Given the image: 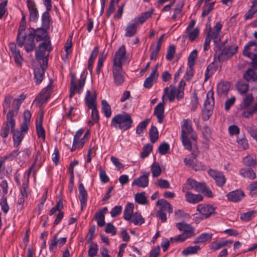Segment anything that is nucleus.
Listing matches in <instances>:
<instances>
[{
    "label": "nucleus",
    "mask_w": 257,
    "mask_h": 257,
    "mask_svg": "<svg viewBox=\"0 0 257 257\" xmlns=\"http://www.w3.org/2000/svg\"><path fill=\"white\" fill-rule=\"evenodd\" d=\"M181 124V139L184 148L188 150H191L192 144L190 141L191 139L196 141L197 135L193 130L191 120L189 119H183Z\"/></svg>",
    "instance_id": "f257e3e1"
},
{
    "label": "nucleus",
    "mask_w": 257,
    "mask_h": 257,
    "mask_svg": "<svg viewBox=\"0 0 257 257\" xmlns=\"http://www.w3.org/2000/svg\"><path fill=\"white\" fill-rule=\"evenodd\" d=\"M79 199L80 201L81 208H83L86 205L88 195L86 189L82 183H80L78 187Z\"/></svg>",
    "instance_id": "393cba45"
},
{
    "label": "nucleus",
    "mask_w": 257,
    "mask_h": 257,
    "mask_svg": "<svg viewBox=\"0 0 257 257\" xmlns=\"http://www.w3.org/2000/svg\"><path fill=\"white\" fill-rule=\"evenodd\" d=\"M176 225L177 229L179 231H182V234H184L188 238L195 235L194 228L189 224L185 222H179L176 223Z\"/></svg>",
    "instance_id": "4468645a"
},
{
    "label": "nucleus",
    "mask_w": 257,
    "mask_h": 257,
    "mask_svg": "<svg viewBox=\"0 0 257 257\" xmlns=\"http://www.w3.org/2000/svg\"><path fill=\"white\" fill-rule=\"evenodd\" d=\"M137 23L131 22L128 23L125 31V36L126 37H131L135 36L137 33Z\"/></svg>",
    "instance_id": "c756f323"
},
{
    "label": "nucleus",
    "mask_w": 257,
    "mask_h": 257,
    "mask_svg": "<svg viewBox=\"0 0 257 257\" xmlns=\"http://www.w3.org/2000/svg\"><path fill=\"white\" fill-rule=\"evenodd\" d=\"M45 71L44 67H39L35 68L34 70V78L37 85L40 84L43 81L44 78Z\"/></svg>",
    "instance_id": "cd10ccee"
},
{
    "label": "nucleus",
    "mask_w": 257,
    "mask_h": 257,
    "mask_svg": "<svg viewBox=\"0 0 257 257\" xmlns=\"http://www.w3.org/2000/svg\"><path fill=\"white\" fill-rule=\"evenodd\" d=\"M153 149L152 145L147 144L143 147V152L141 153V157L143 159L148 157Z\"/></svg>",
    "instance_id": "052dcab7"
},
{
    "label": "nucleus",
    "mask_w": 257,
    "mask_h": 257,
    "mask_svg": "<svg viewBox=\"0 0 257 257\" xmlns=\"http://www.w3.org/2000/svg\"><path fill=\"white\" fill-rule=\"evenodd\" d=\"M232 243V241L231 240L213 241L209 245V248L210 249L215 251Z\"/></svg>",
    "instance_id": "72a5a7b5"
},
{
    "label": "nucleus",
    "mask_w": 257,
    "mask_h": 257,
    "mask_svg": "<svg viewBox=\"0 0 257 257\" xmlns=\"http://www.w3.org/2000/svg\"><path fill=\"white\" fill-rule=\"evenodd\" d=\"M135 200L140 204H146L147 203V197L145 192L137 193L135 195Z\"/></svg>",
    "instance_id": "5fc2aeb1"
},
{
    "label": "nucleus",
    "mask_w": 257,
    "mask_h": 257,
    "mask_svg": "<svg viewBox=\"0 0 257 257\" xmlns=\"http://www.w3.org/2000/svg\"><path fill=\"white\" fill-rule=\"evenodd\" d=\"M191 109L192 111H195L199 105L198 98L197 93L194 91L191 97Z\"/></svg>",
    "instance_id": "8fccbe9b"
},
{
    "label": "nucleus",
    "mask_w": 257,
    "mask_h": 257,
    "mask_svg": "<svg viewBox=\"0 0 257 257\" xmlns=\"http://www.w3.org/2000/svg\"><path fill=\"white\" fill-rule=\"evenodd\" d=\"M107 211V207H104L96 213L95 219L97 221V224L99 226L102 227L104 225V214Z\"/></svg>",
    "instance_id": "7c9ffc66"
},
{
    "label": "nucleus",
    "mask_w": 257,
    "mask_h": 257,
    "mask_svg": "<svg viewBox=\"0 0 257 257\" xmlns=\"http://www.w3.org/2000/svg\"><path fill=\"white\" fill-rule=\"evenodd\" d=\"M237 47L235 46H231L227 48H225L221 51L220 50L216 51L214 56L217 57L219 61H224L232 56L237 52Z\"/></svg>",
    "instance_id": "1a4fd4ad"
},
{
    "label": "nucleus",
    "mask_w": 257,
    "mask_h": 257,
    "mask_svg": "<svg viewBox=\"0 0 257 257\" xmlns=\"http://www.w3.org/2000/svg\"><path fill=\"white\" fill-rule=\"evenodd\" d=\"M130 221L137 225L144 223L145 219L140 213L136 212L132 216Z\"/></svg>",
    "instance_id": "a18cd8bd"
},
{
    "label": "nucleus",
    "mask_w": 257,
    "mask_h": 257,
    "mask_svg": "<svg viewBox=\"0 0 257 257\" xmlns=\"http://www.w3.org/2000/svg\"><path fill=\"white\" fill-rule=\"evenodd\" d=\"M222 28V25L220 22L216 23L213 28H211L210 25H206L205 33L213 40L215 45L218 44L221 41L220 32Z\"/></svg>",
    "instance_id": "423d86ee"
},
{
    "label": "nucleus",
    "mask_w": 257,
    "mask_h": 257,
    "mask_svg": "<svg viewBox=\"0 0 257 257\" xmlns=\"http://www.w3.org/2000/svg\"><path fill=\"white\" fill-rule=\"evenodd\" d=\"M159 73L157 67L154 68L150 76L147 78L144 83V86L146 88H150L153 84L156 82Z\"/></svg>",
    "instance_id": "412c9836"
},
{
    "label": "nucleus",
    "mask_w": 257,
    "mask_h": 257,
    "mask_svg": "<svg viewBox=\"0 0 257 257\" xmlns=\"http://www.w3.org/2000/svg\"><path fill=\"white\" fill-rule=\"evenodd\" d=\"M134 205L133 203H128L124 210L123 218L127 221H130L132 216L134 214Z\"/></svg>",
    "instance_id": "c9c22d12"
},
{
    "label": "nucleus",
    "mask_w": 257,
    "mask_h": 257,
    "mask_svg": "<svg viewBox=\"0 0 257 257\" xmlns=\"http://www.w3.org/2000/svg\"><path fill=\"white\" fill-rule=\"evenodd\" d=\"M237 142L238 143V147L241 149L243 150H246L248 147V144L247 143V141L246 139L242 138L239 139L238 138H237Z\"/></svg>",
    "instance_id": "774afa93"
},
{
    "label": "nucleus",
    "mask_w": 257,
    "mask_h": 257,
    "mask_svg": "<svg viewBox=\"0 0 257 257\" xmlns=\"http://www.w3.org/2000/svg\"><path fill=\"white\" fill-rule=\"evenodd\" d=\"M214 103L213 92V91L210 90L207 94L206 100L204 102V109L212 110L213 107Z\"/></svg>",
    "instance_id": "f704fd0d"
},
{
    "label": "nucleus",
    "mask_w": 257,
    "mask_h": 257,
    "mask_svg": "<svg viewBox=\"0 0 257 257\" xmlns=\"http://www.w3.org/2000/svg\"><path fill=\"white\" fill-rule=\"evenodd\" d=\"M102 109L105 116L109 118L111 115V109L110 106L105 100L101 101Z\"/></svg>",
    "instance_id": "37998d69"
},
{
    "label": "nucleus",
    "mask_w": 257,
    "mask_h": 257,
    "mask_svg": "<svg viewBox=\"0 0 257 257\" xmlns=\"http://www.w3.org/2000/svg\"><path fill=\"white\" fill-rule=\"evenodd\" d=\"M12 133L13 134V140L14 142V147L17 148L21 144L25 135L24 134V133L17 130L16 131H14Z\"/></svg>",
    "instance_id": "473e14b6"
},
{
    "label": "nucleus",
    "mask_w": 257,
    "mask_h": 257,
    "mask_svg": "<svg viewBox=\"0 0 257 257\" xmlns=\"http://www.w3.org/2000/svg\"><path fill=\"white\" fill-rule=\"evenodd\" d=\"M154 10L153 9L146 12L145 13H142L140 15L138 16L135 19V21L136 22H138L140 24H143L146 21H147L149 18H151Z\"/></svg>",
    "instance_id": "e433bc0d"
},
{
    "label": "nucleus",
    "mask_w": 257,
    "mask_h": 257,
    "mask_svg": "<svg viewBox=\"0 0 257 257\" xmlns=\"http://www.w3.org/2000/svg\"><path fill=\"white\" fill-rule=\"evenodd\" d=\"M35 31L30 30L29 33L22 36H17V44L18 46L22 47L24 46L25 50L27 53L32 52L36 47L34 41L35 37Z\"/></svg>",
    "instance_id": "20e7f679"
},
{
    "label": "nucleus",
    "mask_w": 257,
    "mask_h": 257,
    "mask_svg": "<svg viewBox=\"0 0 257 257\" xmlns=\"http://www.w3.org/2000/svg\"><path fill=\"white\" fill-rule=\"evenodd\" d=\"M237 88L238 91L242 94H245L248 89V85L243 82H239L237 84Z\"/></svg>",
    "instance_id": "bf43d9fd"
},
{
    "label": "nucleus",
    "mask_w": 257,
    "mask_h": 257,
    "mask_svg": "<svg viewBox=\"0 0 257 257\" xmlns=\"http://www.w3.org/2000/svg\"><path fill=\"white\" fill-rule=\"evenodd\" d=\"M208 173L209 175L214 179L218 186H222L224 185L226 179L222 172L216 170L209 169Z\"/></svg>",
    "instance_id": "a211bd4d"
},
{
    "label": "nucleus",
    "mask_w": 257,
    "mask_h": 257,
    "mask_svg": "<svg viewBox=\"0 0 257 257\" xmlns=\"http://www.w3.org/2000/svg\"><path fill=\"white\" fill-rule=\"evenodd\" d=\"M133 120L130 114L123 112L115 115L111 119L110 125L115 130L125 131L133 126Z\"/></svg>",
    "instance_id": "7ed1b4c3"
},
{
    "label": "nucleus",
    "mask_w": 257,
    "mask_h": 257,
    "mask_svg": "<svg viewBox=\"0 0 257 257\" xmlns=\"http://www.w3.org/2000/svg\"><path fill=\"white\" fill-rule=\"evenodd\" d=\"M14 100H13V96L10 95H8L5 97L3 103L4 111L10 108L11 103L13 102Z\"/></svg>",
    "instance_id": "e2e57ef3"
},
{
    "label": "nucleus",
    "mask_w": 257,
    "mask_h": 257,
    "mask_svg": "<svg viewBox=\"0 0 257 257\" xmlns=\"http://www.w3.org/2000/svg\"><path fill=\"white\" fill-rule=\"evenodd\" d=\"M27 5L30 13V20L36 22L39 18V14L35 3L32 0H27Z\"/></svg>",
    "instance_id": "6ab92c4d"
},
{
    "label": "nucleus",
    "mask_w": 257,
    "mask_h": 257,
    "mask_svg": "<svg viewBox=\"0 0 257 257\" xmlns=\"http://www.w3.org/2000/svg\"><path fill=\"white\" fill-rule=\"evenodd\" d=\"M242 110V115L243 117L245 118H248L249 116H251L257 110V104H255L252 108H245L241 109Z\"/></svg>",
    "instance_id": "09e8293b"
},
{
    "label": "nucleus",
    "mask_w": 257,
    "mask_h": 257,
    "mask_svg": "<svg viewBox=\"0 0 257 257\" xmlns=\"http://www.w3.org/2000/svg\"><path fill=\"white\" fill-rule=\"evenodd\" d=\"M239 174L242 177L250 180H253L256 178L255 172L251 169H241L239 171Z\"/></svg>",
    "instance_id": "58836bf2"
},
{
    "label": "nucleus",
    "mask_w": 257,
    "mask_h": 257,
    "mask_svg": "<svg viewBox=\"0 0 257 257\" xmlns=\"http://www.w3.org/2000/svg\"><path fill=\"white\" fill-rule=\"evenodd\" d=\"M52 90V82L43 89L37 97V100L43 104L45 103L50 97Z\"/></svg>",
    "instance_id": "aec40b11"
},
{
    "label": "nucleus",
    "mask_w": 257,
    "mask_h": 257,
    "mask_svg": "<svg viewBox=\"0 0 257 257\" xmlns=\"http://www.w3.org/2000/svg\"><path fill=\"white\" fill-rule=\"evenodd\" d=\"M150 138L151 142L153 143H155L159 138L158 130L155 126H152L150 128Z\"/></svg>",
    "instance_id": "3c124183"
},
{
    "label": "nucleus",
    "mask_w": 257,
    "mask_h": 257,
    "mask_svg": "<svg viewBox=\"0 0 257 257\" xmlns=\"http://www.w3.org/2000/svg\"><path fill=\"white\" fill-rule=\"evenodd\" d=\"M154 115L157 117L158 122L162 123L164 118V105L163 103H158L155 107Z\"/></svg>",
    "instance_id": "a878e982"
},
{
    "label": "nucleus",
    "mask_w": 257,
    "mask_h": 257,
    "mask_svg": "<svg viewBox=\"0 0 257 257\" xmlns=\"http://www.w3.org/2000/svg\"><path fill=\"white\" fill-rule=\"evenodd\" d=\"M185 85V82L183 80H181L179 82L178 86L177 93L176 92V88L174 86H170V91L169 87H166L164 90V95L162 97L163 101H164L165 96H167L170 102H173L176 97L178 100L181 99L184 97V90Z\"/></svg>",
    "instance_id": "39448f33"
},
{
    "label": "nucleus",
    "mask_w": 257,
    "mask_h": 257,
    "mask_svg": "<svg viewBox=\"0 0 257 257\" xmlns=\"http://www.w3.org/2000/svg\"><path fill=\"white\" fill-rule=\"evenodd\" d=\"M253 100V98L251 94L247 95L243 99L242 104L241 105V108H247L252 103Z\"/></svg>",
    "instance_id": "603ef678"
},
{
    "label": "nucleus",
    "mask_w": 257,
    "mask_h": 257,
    "mask_svg": "<svg viewBox=\"0 0 257 257\" xmlns=\"http://www.w3.org/2000/svg\"><path fill=\"white\" fill-rule=\"evenodd\" d=\"M200 35V29L195 28L194 29L185 30L183 37L188 39L190 42H193L198 38Z\"/></svg>",
    "instance_id": "4be33fe9"
},
{
    "label": "nucleus",
    "mask_w": 257,
    "mask_h": 257,
    "mask_svg": "<svg viewBox=\"0 0 257 257\" xmlns=\"http://www.w3.org/2000/svg\"><path fill=\"white\" fill-rule=\"evenodd\" d=\"M98 250V245L96 243L91 242L88 254L89 257H93L97 253Z\"/></svg>",
    "instance_id": "4d7b16f0"
},
{
    "label": "nucleus",
    "mask_w": 257,
    "mask_h": 257,
    "mask_svg": "<svg viewBox=\"0 0 257 257\" xmlns=\"http://www.w3.org/2000/svg\"><path fill=\"white\" fill-rule=\"evenodd\" d=\"M150 119L147 118L143 121L141 122L136 128V133L140 136H142L144 130L146 129L147 126L149 123Z\"/></svg>",
    "instance_id": "79ce46f5"
},
{
    "label": "nucleus",
    "mask_w": 257,
    "mask_h": 257,
    "mask_svg": "<svg viewBox=\"0 0 257 257\" xmlns=\"http://www.w3.org/2000/svg\"><path fill=\"white\" fill-rule=\"evenodd\" d=\"M112 74L115 84L117 86L122 85L124 81V73L122 67L112 66Z\"/></svg>",
    "instance_id": "ddd939ff"
},
{
    "label": "nucleus",
    "mask_w": 257,
    "mask_h": 257,
    "mask_svg": "<svg viewBox=\"0 0 257 257\" xmlns=\"http://www.w3.org/2000/svg\"><path fill=\"white\" fill-rule=\"evenodd\" d=\"M230 87V83L228 82H221L218 84L217 91L220 95H225Z\"/></svg>",
    "instance_id": "2f4dec72"
},
{
    "label": "nucleus",
    "mask_w": 257,
    "mask_h": 257,
    "mask_svg": "<svg viewBox=\"0 0 257 257\" xmlns=\"http://www.w3.org/2000/svg\"><path fill=\"white\" fill-rule=\"evenodd\" d=\"M99 48L98 47L96 46L91 53L90 56L88 60V65H93L95 59L98 54Z\"/></svg>",
    "instance_id": "0e129e2a"
},
{
    "label": "nucleus",
    "mask_w": 257,
    "mask_h": 257,
    "mask_svg": "<svg viewBox=\"0 0 257 257\" xmlns=\"http://www.w3.org/2000/svg\"><path fill=\"white\" fill-rule=\"evenodd\" d=\"M85 79L86 76L81 75L80 79L78 80V82L76 83L75 81L74 77H73L71 78L69 95V97L70 98L72 97L74 95L76 90L79 94L82 92L85 83Z\"/></svg>",
    "instance_id": "9d476101"
},
{
    "label": "nucleus",
    "mask_w": 257,
    "mask_h": 257,
    "mask_svg": "<svg viewBox=\"0 0 257 257\" xmlns=\"http://www.w3.org/2000/svg\"><path fill=\"white\" fill-rule=\"evenodd\" d=\"M169 145L166 143H164L160 145L158 150L160 154L163 155L167 154L169 152Z\"/></svg>",
    "instance_id": "69168bd1"
},
{
    "label": "nucleus",
    "mask_w": 257,
    "mask_h": 257,
    "mask_svg": "<svg viewBox=\"0 0 257 257\" xmlns=\"http://www.w3.org/2000/svg\"><path fill=\"white\" fill-rule=\"evenodd\" d=\"M188 188V190H194L196 192H200L205 189V184L196 181L194 179H188L187 182L183 186V187Z\"/></svg>",
    "instance_id": "2eb2a0df"
},
{
    "label": "nucleus",
    "mask_w": 257,
    "mask_h": 257,
    "mask_svg": "<svg viewBox=\"0 0 257 257\" xmlns=\"http://www.w3.org/2000/svg\"><path fill=\"white\" fill-rule=\"evenodd\" d=\"M125 54V47L124 45H122L115 54L113 60V66L122 67V63L126 60Z\"/></svg>",
    "instance_id": "9b49d317"
},
{
    "label": "nucleus",
    "mask_w": 257,
    "mask_h": 257,
    "mask_svg": "<svg viewBox=\"0 0 257 257\" xmlns=\"http://www.w3.org/2000/svg\"><path fill=\"white\" fill-rule=\"evenodd\" d=\"M157 205L160 206L159 210H161L164 212H168L169 213H171L173 212V208L172 205L169 202L163 199L158 200L156 203Z\"/></svg>",
    "instance_id": "c85d7f7f"
},
{
    "label": "nucleus",
    "mask_w": 257,
    "mask_h": 257,
    "mask_svg": "<svg viewBox=\"0 0 257 257\" xmlns=\"http://www.w3.org/2000/svg\"><path fill=\"white\" fill-rule=\"evenodd\" d=\"M243 54L244 56L252 60L254 66L257 67V43L250 41L244 47Z\"/></svg>",
    "instance_id": "6e6552de"
},
{
    "label": "nucleus",
    "mask_w": 257,
    "mask_h": 257,
    "mask_svg": "<svg viewBox=\"0 0 257 257\" xmlns=\"http://www.w3.org/2000/svg\"><path fill=\"white\" fill-rule=\"evenodd\" d=\"M96 97L95 91H94L93 94L91 95L89 90L87 91L85 100L86 105L89 108L96 107Z\"/></svg>",
    "instance_id": "bb28decb"
},
{
    "label": "nucleus",
    "mask_w": 257,
    "mask_h": 257,
    "mask_svg": "<svg viewBox=\"0 0 257 257\" xmlns=\"http://www.w3.org/2000/svg\"><path fill=\"white\" fill-rule=\"evenodd\" d=\"M52 47L50 41H45L42 43L39 46L38 49L36 50V58L38 60L42 59L44 57L46 56V52L49 55V52L51 51Z\"/></svg>",
    "instance_id": "f8f14e48"
},
{
    "label": "nucleus",
    "mask_w": 257,
    "mask_h": 257,
    "mask_svg": "<svg viewBox=\"0 0 257 257\" xmlns=\"http://www.w3.org/2000/svg\"><path fill=\"white\" fill-rule=\"evenodd\" d=\"M26 95L21 94L18 98L14 99L13 102V108L10 110L7 115L6 121L3 124L4 125L8 127L13 133L14 131L16 122L14 117H16L18 113L20 107L26 98Z\"/></svg>",
    "instance_id": "f03ea898"
},
{
    "label": "nucleus",
    "mask_w": 257,
    "mask_h": 257,
    "mask_svg": "<svg viewBox=\"0 0 257 257\" xmlns=\"http://www.w3.org/2000/svg\"><path fill=\"white\" fill-rule=\"evenodd\" d=\"M119 0H110L108 8L106 11V16L109 18L114 11L115 5L117 4Z\"/></svg>",
    "instance_id": "680f3d73"
},
{
    "label": "nucleus",
    "mask_w": 257,
    "mask_h": 257,
    "mask_svg": "<svg viewBox=\"0 0 257 257\" xmlns=\"http://www.w3.org/2000/svg\"><path fill=\"white\" fill-rule=\"evenodd\" d=\"M244 78L248 81H254L257 80V74L253 69H250L244 73Z\"/></svg>",
    "instance_id": "de8ad7c7"
},
{
    "label": "nucleus",
    "mask_w": 257,
    "mask_h": 257,
    "mask_svg": "<svg viewBox=\"0 0 257 257\" xmlns=\"http://www.w3.org/2000/svg\"><path fill=\"white\" fill-rule=\"evenodd\" d=\"M0 205L1 206L2 210L5 213H7L9 210V206L8 205L7 200L6 197H3L1 199Z\"/></svg>",
    "instance_id": "338daca9"
},
{
    "label": "nucleus",
    "mask_w": 257,
    "mask_h": 257,
    "mask_svg": "<svg viewBox=\"0 0 257 257\" xmlns=\"http://www.w3.org/2000/svg\"><path fill=\"white\" fill-rule=\"evenodd\" d=\"M215 207L212 205L206 204H200L197 206V211L201 214L199 217L196 216L195 221L198 223L200 220L206 219L215 213Z\"/></svg>",
    "instance_id": "0eeeda50"
},
{
    "label": "nucleus",
    "mask_w": 257,
    "mask_h": 257,
    "mask_svg": "<svg viewBox=\"0 0 257 257\" xmlns=\"http://www.w3.org/2000/svg\"><path fill=\"white\" fill-rule=\"evenodd\" d=\"M50 21V15L49 11L47 10L42 16V27L46 31L49 29Z\"/></svg>",
    "instance_id": "4c0bfd02"
},
{
    "label": "nucleus",
    "mask_w": 257,
    "mask_h": 257,
    "mask_svg": "<svg viewBox=\"0 0 257 257\" xmlns=\"http://www.w3.org/2000/svg\"><path fill=\"white\" fill-rule=\"evenodd\" d=\"M182 191L185 193L186 200L189 203L195 204L202 201L203 199L201 195L193 194L186 187H182Z\"/></svg>",
    "instance_id": "f3484780"
},
{
    "label": "nucleus",
    "mask_w": 257,
    "mask_h": 257,
    "mask_svg": "<svg viewBox=\"0 0 257 257\" xmlns=\"http://www.w3.org/2000/svg\"><path fill=\"white\" fill-rule=\"evenodd\" d=\"M243 164L248 167H254L255 166L256 162L253 158L250 156H247L243 159Z\"/></svg>",
    "instance_id": "13d9d810"
},
{
    "label": "nucleus",
    "mask_w": 257,
    "mask_h": 257,
    "mask_svg": "<svg viewBox=\"0 0 257 257\" xmlns=\"http://www.w3.org/2000/svg\"><path fill=\"white\" fill-rule=\"evenodd\" d=\"M150 175L149 172H146L143 175L135 179L132 184V186H137L140 187L145 188L148 185V177Z\"/></svg>",
    "instance_id": "5701e85b"
},
{
    "label": "nucleus",
    "mask_w": 257,
    "mask_h": 257,
    "mask_svg": "<svg viewBox=\"0 0 257 257\" xmlns=\"http://www.w3.org/2000/svg\"><path fill=\"white\" fill-rule=\"evenodd\" d=\"M151 172L154 178L159 177L162 172L161 167L157 162H154L151 165Z\"/></svg>",
    "instance_id": "49530a36"
},
{
    "label": "nucleus",
    "mask_w": 257,
    "mask_h": 257,
    "mask_svg": "<svg viewBox=\"0 0 257 257\" xmlns=\"http://www.w3.org/2000/svg\"><path fill=\"white\" fill-rule=\"evenodd\" d=\"M36 132L39 138H42L43 140L45 139V131L41 121L36 123Z\"/></svg>",
    "instance_id": "6e6d98bb"
},
{
    "label": "nucleus",
    "mask_w": 257,
    "mask_h": 257,
    "mask_svg": "<svg viewBox=\"0 0 257 257\" xmlns=\"http://www.w3.org/2000/svg\"><path fill=\"white\" fill-rule=\"evenodd\" d=\"M244 196V194L241 190H236L227 194L228 200L232 202H238L241 200Z\"/></svg>",
    "instance_id": "b1692460"
},
{
    "label": "nucleus",
    "mask_w": 257,
    "mask_h": 257,
    "mask_svg": "<svg viewBox=\"0 0 257 257\" xmlns=\"http://www.w3.org/2000/svg\"><path fill=\"white\" fill-rule=\"evenodd\" d=\"M200 247L199 246H190L185 248L182 251V254L184 255H188L190 254L196 253L199 250Z\"/></svg>",
    "instance_id": "a19ab883"
},
{
    "label": "nucleus",
    "mask_w": 257,
    "mask_h": 257,
    "mask_svg": "<svg viewBox=\"0 0 257 257\" xmlns=\"http://www.w3.org/2000/svg\"><path fill=\"white\" fill-rule=\"evenodd\" d=\"M198 51L195 49L189 54L188 58V65L189 68L192 70V67L195 65V60L197 57Z\"/></svg>",
    "instance_id": "c03bdc74"
},
{
    "label": "nucleus",
    "mask_w": 257,
    "mask_h": 257,
    "mask_svg": "<svg viewBox=\"0 0 257 257\" xmlns=\"http://www.w3.org/2000/svg\"><path fill=\"white\" fill-rule=\"evenodd\" d=\"M66 237L58 238V233L52 237L50 244L49 250L51 252H55L57 250V246L61 247L64 245L66 242Z\"/></svg>",
    "instance_id": "dca6fc26"
},
{
    "label": "nucleus",
    "mask_w": 257,
    "mask_h": 257,
    "mask_svg": "<svg viewBox=\"0 0 257 257\" xmlns=\"http://www.w3.org/2000/svg\"><path fill=\"white\" fill-rule=\"evenodd\" d=\"M255 213L256 211L254 210H251L244 213L241 215L240 219L243 221L247 222L255 216Z\"/></svg>",
    "instance_id": "864d4df0"
},
{
    "label": "nucleus",
    "mask_w": 257,
    "mask_h": 257,
    "mask_svg": "<svg viewBox=\"0 0 257 257\" xmlns=\"http://www.w3.org/2000/svg\"><path fill=\"white\" fill-rule=\"evenodd\" d=\"M212 234L208 233H203L199 235L194 241V243H202L208 240H210L212 238Z\"/></svg>",
    "instance_id": "ea45409f"
}]
</instances>
